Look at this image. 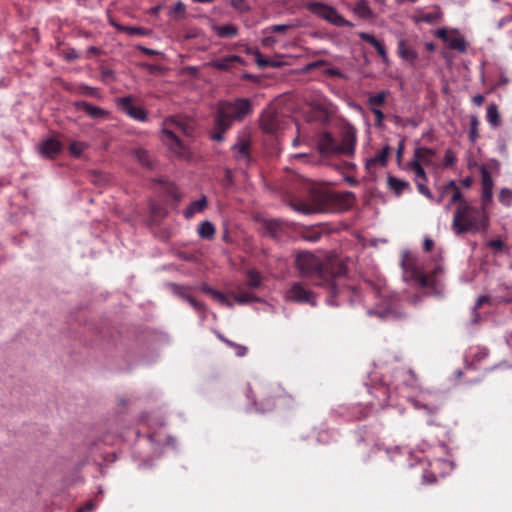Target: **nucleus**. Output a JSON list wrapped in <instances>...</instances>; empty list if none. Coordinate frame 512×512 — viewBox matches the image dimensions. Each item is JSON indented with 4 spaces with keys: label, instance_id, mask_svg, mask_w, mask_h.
Masks as SVG:
<instances>
[{
    "label": "nucleus",
    "instance_id": "nucleus-1",
    "mask_svg": "<svg viewBox=\"0 0 512 512\" xmlns=\"http://www.w3.org/2000/svg\"><path fill=\"white\" fill-rule=\"evenodd\" d=\"M296 265L302 276L316 279L315 284L326 287L332 297L337 295L336 278L345 273L343 266L334 271L332 264L322 265L320 259L309 252L298 254Z\"/></svg>",
    "mask_w": 512,
    "mask_h": 512
},
{
    "label": "nucleus",
    "instance_id": "nucleus-2",
    "mask_svg": "<svg viewBox=\"0 0 512 512\" xmlns=\"http://www.w3.org/2000/svg\"><path fill=\"white\" fill-rule=\"evenodd\" d=\"M451 227L456 235L477 234L486 231L489 227L486 207L484 205L477 207L466 201H461L455 210Z\"/></svg>",
    "mask_w": 512,
    "mask_h": 512
},
{
    "label": "nucleus",
    "instance_id": "nucleus-3",
    "mask_svg": "<svg viewBox=\"0 0 512 512\" xmlns=\"http://www.w3.org/2000/svg\"><path fill=\"white\" fill-rule=\"evenodd\" d=\"M192 130L190 123L178 117H168L162 123V141L175 157L189 159V146L179 138V134L191 136Z\"/></svg>",
    "mask_w": 512,
    "mask_h": 512
},
{
    "label": "nucleus",
    "instance_id": "nucleus-4",
    "mask_svg": "<svg viewBox=\"0 0 512 512\" xmlns=\"http://www.w3.org/2000/svg\"><path fill=\"white\" fill-rule=\"evenodd\" d=\"M250 112L251 104L248 99L220 102L215 118L216 131L211 135V138L215 141H222L223 133L230 128L233 121L243 119Z\"/></svg>",
    "mask_w": 512,
    "mask_h": 512
},
{
    "label": "nucleus",
    "instance_id": "nucleus-5",
    "mask_svg": "<svg viewBox=\"0 0 512 512\" xmlns=\"http://www.w3.org/2000/svg\"><path fill=\"white\" fill-rule=\"evenodd\" d=\"M305 6L312 14L336 27L353 26V24L346 20L335 7L324 2L310 1L307 2Z\"/></svg>",
    "mask_w": 512,
    "mask_h": 512
},
{
    "label": "nucleus",
    "instance_id": "nucleus-6",
    "mask_svg": "<svg viewBox=\"0 0 512 512\" xmlns=\"http://www.w3.org/2000/svg\"><path fill=\"white\" fill-rule=\"evenodd\" d=\"M403 279L405 282L421 288L428 286V280L415 265L412 256L405 252L402 258Z\"/></svg>",
    "mask_w": 512,
    "mask_h": 512
},
{
    "label": "nucleus",
    "instance_id": "nucleus-7",
    "mask_svg": "<svg viewBox=\"0 0 512 512\" xmlns=\"http://www.w3.org/2000/svg\"><path fill=\"white\" fill-rule=\"evenodd\" d=\"M288 122V118H285L272 108L264 110L260 118V126L268 134H276L284 129Z\"/></svg>",
    "mask_w": 512,
    "mask_h": 512
},
{
    "label": "nucleus",
    "instance_id": "nucleus-8",
    "mask_svg": "<svg viewBox=\"0 0 512 512\" xmlns=\"http://www.w3.org/2000/svg\"><path fill=\"white\" fill-rule=\"evenodd\" d=\"M435 35L443 40L450 49L460 53H464L467 49L468 44L458 29L439 28Z\"/></svg>",
    "mask_w": 512,
    "mask_h": 512
},
{
    "label": "nucleus",
    "instance_id": "nucleus-9",
    "mask_svg": "<svg viewBox=\"0 0 512 512\" xmlns=\"http://www.w3.org/2000/svg\"><path fill=\"white\" fill-rule=\"evenodd\" d=\"M356 144V132L349 127L341 133V139L338 141V155L351 156L354 154Z\"/></svg>",
    "mask_w": 512,
    "mask_h": 512
},
{
    "label": "nucleus",
    "instance_id": "nucleus-10",
    "mask_svg": "<svg viewBox=\"0 0 512 512\" xmlns=\"http://www.w3.org/2000/svg\"><path fill=\"white\" fill-rule=\"evenodd\" d=\"M117 104L129 117L138 121H145L147 119L146 111L139 106H135L130 96L119 98Z\"/></svg>",
    "mask_w": 512,
    "mask_h": 512
},
{
    "label": "nucleus",
    "instance_id": "nucleus-11",
    "mask_svg": "<svg viewBox=\"0 0 512 512\" xmlns=\"http://www.w3.org/2000/svg\"><path fill=\"white\" fill-rule=\"evenodd\" d=\"M286 297L292 301L309 303L312 306L316 305L314 295L309 290L304 288L300 283L293 284L287 291Z\"/></svg>",
    "mask_w": 512,
    "mask_h": 512
},
{
    "label": "nucleus",
    "instance_id": "nucleus-12",
    "mask_svg": "<svg viewBox=\"0 0 512 512\" xmlns=\"http://www.w3.org/2000/svg\"><path fill=\"white\" fill-rule=\"evenodd\" d=\"M430 396L431 393L429 392H421L417 397L409 398V401L416 409L423 410L426 414L431 415L438 411L439 404L429 401Z\"/></svg>",
    "mask_w": 512,
    "mask_h": 512
},
{
    "label": "nucleus",
    "instance_id": "nucleus-13",
    "mask_svg": "<svg viewBox=\"0 0 512 512\" xmlns=\"http://www.w3.org/2000/svg\"><path fill=\"white\" fill-rule=\"evenodd\" d=\"M413 158L419 161L423 166L436 168V151L426 147H418L414 151Z\"/></svg>",
    "mask_w": 512,
    "mask_h": 512
},
{
    "label": "nucleus",
    "instance_id": "nucleus-14",
    "mask_svg": "<svg viewBox=\"0 0 512 512\" xmlns=\"http://www.w3.org/2000/svg\"><path fill=\"white\" fill-rule=\"evenodd\" d=\"M338 140L329 133H323L319 137L318 148L324 155H338Z\"/></svg>",
    "mask_w": 512,
    "mask_h": 512
},
{
    "label": "nucleus",
    "instance_id": "nucleus-15",
    "mask_svg": "<svg viewBox=\"0 0 512 512\" xmlns=\"http://www.w3.org/2000/svg\"><path fill=\"white\" fill-rule=\"evenodd\" d=\"M481 184H482V201L485 206L493 197V180L490 172L485 168H481Z\"/></svg>",
    "mask_w": 512,
    "mask_h": 512
},
{
    "label": "nucleus",
    "instance_id": "nucleus-16",
    "mask_svg": "<svg viewBox=\"0 0 512 512\" xmlns=\"http://www.w3.org/2000/svg\"><path fill=\"white\" fill-rule=\"evenodd\" d=\"M397 52L402 60L410 63L411 65H414L418 59V53L407 45V41L405 39H400L398 41Z\"/></svg>",
    "mask_w": 512,
    "mask_h": 512
},
{
    "label": "nucleus",
    "instance_id": "nucleus-17",
    "mask_svg": "<svg viewBox=\"0 0 512 512\" xmlns=\"http://www.w3.org/2000/svg\"><path fill=\"white\" fill-rule=\"evenodd\" d=\"M75 106L78 110H83L87 115L94 119L105 118L108 116V112L106 110L86 101H78L75 103Z\"/></svg>",
    "mask_w": 512,
    "mask_h": 512
},
{
    "label": "nucleus",
    "instance_id": "nucleus-18",
    "mask_svg": "<svg viewBox=\"0 0 512 512\" xmlns=\"http://www.w3.org/2000/svg\"><path fill=\"white\" fill-rule=\"evenodd\" d=\"M358 36L362 40H364V41L368 42L369 44H371L376 49V51L378 52V54L380 55V57L382 58V61L384 63L387 64L389 62L385 46L383 45L382 42L377 40L374 35L366 33V32H359Z\"/></svg>",
    "mask_w": 512,
    "mask_h": 512
},
{
    "label": "nucleus",
    "instance_id": "nucleus-19",
    "mask_svg": "<svg viewBox=\"0 0 512 512\" xmlns=\"http://www.w3.org/2000/svg\"><path fill=\"white\" fill-rule=\"evenodd\" d=\"M391 152V147L385 145L378 153L373 157L366 160V167L372 169L376 166H385L387 164L388 156Z\"/></svg>",
    "mask_w": 512,
    "mask_h": 512
},
{
    "label": "nucleus",
    "instance_id": "nucleus-20",
    "mask_svg": "<svg viewBox=\"0 0 512 512\" xmlns=\"http://www.w3.org/2000/svg\"><path fill=\"white\" fill-rule=\"evenodd\" d=\"M61 149V144L58 140L47 139L40 146L39 151L45 157H54Z\"/></svg>",
    "mask_w": 512,
    "mask_h": 512
},
{
    "label": "nucleus",
    "instance_id": "nucleus-21",
    "mask_svg": "<svg viewBox=\"0 0 512 512\" xmlns=\"http://www.w3.org/2000/svg\"><path fill=\"white\" fill-rule=\"evenodd\" d=\"M387 184L389 189L392 190L397 196L410 189L409 182L390 175L387 177Z\"/></svg>",
    "mask_w": 512,
    "mask_h": 512
},
{
    "label": "nucleus",
    "instance_id": "nucleus-22",
    "mask_svg": "<svg viewBox=\"0 0 512 512\" xmlns=\"http://www.w3.org/2000/svg\"><path fill=\"white\" fill-rule=\"evenodd\" d=\"M213 32L220 38H232L238 34V27L234 24L212 25Z\"/></svg>",
    "mask_w": 512,
    "mask_h": 512
},
{
    "label": "nucleus",
    "instance_id": "nucleus-23",
    "mask_svg": "<svg viewBox=\"0 0 512 512\" xmlns=\"http://www.w3.org/2000/svg\"><path fill=\"white\" fill-rule=\"evenodd\" d=\"M293 209L302 214L311 215L323 210L320 203L299 202L292 205Z\"/></svg>",
    "mask_w": 512,
    "mask_h": 512
},
{
    "label": "nucleus",
    "instance_id": "nucleus-24",
    "mask_svg": "<svg viewBox=\"0 0 512 512\" xmlns=\"http://www.w3.org/2000/svg\"><path fill=\"white\" fill-rule=\"evenodd\" d=\"M207 206V200L206 197L203 196L200 199L192 202L186 209H185V217L191 218L194 214L202 212Z\"/></svg>",
    "mask_w": 512,
    "mask_h": 512
},
{
    "label": "nucleus",
    "instance_id": "nucleus-25",
    "mask_svg": "<svg viewBox=\"0 0 512 512\" xmlns=\"http://www.w3.org/2000/svg\"><path fill=\"white\" fill-rule=\"evenodd\" d=\"M487 121L493 128H497L501 124L500 114L496 104L491 103L487 107L486 113Z\"/></svg>",
    "mask_w": 512,
    "mask_h": 512
},
{
    "label": "nucleus",
    "instance_id": "nucleus-26",
    "mask_svg": "<svg viewBox=\"0 0 512 512\" xmlns=\"http://www.w3.org/2000/svg\"><path fill=\"white\" fill-rule=\"evenodd\" d=\"M236 61H240L239 56H227L224 58L212 60L211 62H209V66L217 68L219 70H227L230 67V63Z\"/></svg>",
    "mask_w": 512,
    "mask_h": 512
},
{
    "label": "nucleus",
    "instance_id": "nucleus-27",
    "mask_svg": "<svg viewBox=\"0 0 512 512\" xmlns=\"http://www.w3.org/2000/svg\"><path fill=\"white\" fill-rule=\"evenodd\" d=\"M408 168H409L410 171H412L414 173V175H415L414 180L415 181H418V180H423V182L427 181V176H426V173L424 171L423 165L419 161H416L413 158L408 163Z\"/></svg>",
    "mask_w": 512,
    "mask_h": 512
},
{
    "label": "nucleus",
    "instance_id": "nucleus-28",
    "mask_svg": "<svg viewBox=\"0 0 512 512\" xmlns=\"http://www.w3.org/2000/svg\"><path fill=\"white\" fill-rule=\"evenodd\" d=\"M353 11L360 16L361 18H371L373 16V11L369 7V4L365 0H359Z\"/></svg>",
    "mask_w": 512,
    "mask_h": 512
},
{
    "label": "nucleus",
    "instance_id": "nucleus-29",
    "mask_svg": "<svg viewBox=\"0 0 512 512\" xmlns=\"http://www.w3.org/2000/svg\"><path fill=\"white\" fill-rule=\"evenodd\" d=\"M198 233L202 238L211 239L215 234V227L210 221H203L198 226Z\"/></svg>",
    "mask_w": 512,
    "mask_h": 512
},
{
    "label": "nucleus",
    "instance_id": "nucleus-30",
    "mask_svg": "<svg viewBox=\"0 0 512 512\" xmlns=\"http://www.w3.org/2000/svg\"><path fill=\"white\" fill-rule=\"evenodd\" d=\"M388 94L389 92L384 90L378 94L369 96L368 104L371 106V109L380 108V106L385 103Z\"/></svg>",
    "mask_w": 512,
    "mask_h": 512
},
{
    "label": "nucleus",
    "instance_id": "nucleus-31",
    "mask_svg": "<svg viewBox=\"0 0 512 512\" xmlns=\"http://www.w3.org/2000/svg\"><path fill=\"white\" fill-rule=\"evenodd\" d=\"M204 290L208 292L212 296V298L221 305L228 307L233 306V302H231L223 293L213 290L211 288H205Z\"/></svg>",
    "mask_w": 512,
    "mask_h": 512
},
{
    "label": "nucleus",
    "instance_id": "nucleus-32",
    "mask_svg": "<svg viewBox=\"0 0 512 512\" xmlns=\"http://www.w3.org/2000/svg\"><path fill=\"white\" fill-rule=\"evenodd\" d=\"M233 148L235 150L236 156L239 159H243V160L248 159V154H249L248 153V148H249L248 142H246L245 140H240L239 142H237L234 145Z\"/></svg>",
    "mask_w": 512,
    "mask_h": 512
},
{
    "label": "nucleus",
    "instance_id": "nucleus-33",
    "mask_svg": "<svg viewBox=\"0 0 512 512\" xmlns=\"http://www.w3.org/2000/svg\"><path fill=\"white\" fill-rule=\"evenodd\" d=\"M398 377L403 380L407 386L415 387L417 385V378L411 370L398 372Z\"/></svg>",
    "mask_w": 512,
    "mask_h": 512
},
{
    "label": "nucleus",
    "instance_id": "nucleus-34",
    "mask_svg": "<svg viewBox=\"0 0 512 512\" xmlns=\"http://www.w3.org/2000/svg\"><path fill=\"white\" fill-rule=\"evenodd\" d=\"M220 339L222 341H224L228 346H230L231 348L234 349V352L235 354L238 356V357H243L246 355L247 353V347L246 346H243V345H240V344H237V343H234L222 336H219Z\"/></svg>",
    "mask_w": 512,
    "mask_h": 512
},
{
    "label": "nucleus",
    "instance_id": "nucleus-35",
    "mask_svg": "<svg viewBox=\"0 0 512 512\" xmlns=\"http://www.w3.org/2000/svg\"><path fill=\"white\" fill-rule=\"evenodd\" d=\"M248 286L250 288H257L261 285L262 277L255 270H249L247 273Z\"/></svg>",
    "mask_w": 512,
    "mask_h": 512
},
{
    "label": "nucleus",
    "instance_id": "nucleus-36",
    "mask_svg": "<svg viewBox=\"0 0 512 512\" xmlns=\"http://www.w3.org/2000/svg\"><path fill=\"white\" fill-rule=\"evenodd\" d=\"M135 156L138 159V161L141 163V165L145 167H151L152 161L147 151L143 149H138L135 151Z\"/></svg>",
    "mask_w": 512,
    "mask_h": 512
},
{
    "label": "nucleus",
    "instance_id": "nucleus-37",
    "mask_svg": "<svg viewBox=\"0 0 512 512\" xmlns=\"http://www.w3.org/2000/svg\"><path fill=\"white\" fill-rule=\"evenodd\" d=\"M449 190H452L453 191V195L451 197V203H454V202H457V201H460L461 198H462V194H461V191L459 190V188L456 186V183L454 181H450L446 186H445V192H448Z\"/></svg>",
    "mask_w": 512,
    "mask_h": 512
},
{
    "label": "nucleus",
    "instance_id": "nucleus-38",
    "mask_svg": "<svg viewBox=\"0 0 512 512\" xmlns=\"http://www.w3.org/2000/svg\"><path fill=\"white\" fill-rule=\"evenodd\" d=\"M257 300V297L248 292H239L237 295H235V301L239 304H247Z\"/></svg>",
    "mask_w": 512,
    "mask_h": 512
},
{
    "label": "nucleus",
    "instance_id": "nucleus-39",
    "mask_svg": "<svg viewBox=\"0 0 512 512\" xmlns=\"http://www.w3.org/2000/svg\"><path fill=\"white\" fill-rule=\"evenodd\" d=\"M499 201L505 206L512 205V190L508 188L501 189L499 193Z\"/></svg>",
    "mask_w": 512,
    "mask_h": 512
},
{
    "label": "nucleus",
    "instance_id": "nucleus-40",
    "mask_svg": "<svg viewBox=\"0 0 512 512\" xmlns=\"http://www.w3.org/2000/svg\"><path fill=\"white\" fill-rule=\"evenodd\" d=\"M231 6L240 13L248 12L251 9L246 0H231Z\"/></svg>",
    "mask_w": 512,
    "mask_h": 512
},
{
    "label": "nucleus",
    "instance_id": "nucleus-41",
    "mask_svg": "<svg viewBox=\"0 0 512 512\" xmlns=\"http://www.w3.org/2000/svg\"><path fill=\"white\" fill-rule=\"evenodd\" d=\"M478 125H479L478 118L476 116H471L470 117V133H469V136H470V139L472 141H475V139L478 136Z\"/></svg>",
    "mask_w": 512,
    "mask_h": 512
},
{
    "label": "nucleus",
    "instance_id": "nucleus-42",
    "mask_svg": "<svg viewBox=\"0 0 512 512\" xmlns=\"http://www.w3.org/2000/svg\"><path fill=\"white\" fill-rule=\"evenodd\" d=\"M86 147L87 145L83 142H72L70 144L69 150L74 156L79 157L86 149Z\"/></svg>",
    "mask_w": 512,
    "mask_h": 512
},
{
    "label": "nucleus",
    "instance_id": "nucleus-43",
    "mask_svg": "<svg viewBox=\"0 0 512 512\" xmlns=\"http://www.w3.org/2000/svg\"><path fill=\"white\" fill-rule=\"evenodd\" d=\"M369 314L370 315L377 314L383 320L394 319L397 317V315L390 309H385V310H381V311H379V310L369 311Z\"/></svg>",
    "mask_w": 512,
    "mask_h": 512
},
{
    "label": "nucleus",
    "instance_id": "nucleus-44",
    "mask_svg": "<svg viewBox=\"0 0 512 512\" xmlns=\"http://www.w3.org/2000/svg\"><path fill=\"white\" fill-rule=\"evenodd\" d=\"M415 182H416L419 193H421L422 195H424L426 198H428L430 200H434V196L432 195V193L430 192V190L428 189V187L425 184L426 182H423V180H418Z\"/></svg>",
    "mask_w": 512,
    "mask_h": 512
},
{
    "label": "nucleus",
    "instance_id": "nucleus-45",
    "mask_svg": "<svg viewBox=\"0 0 512 512\" xmlns=\"http://www.w3.org/2000/svg\"><path fill=\"white\" fill-rule=\"evenodd\" d=\"M441 18V12L439 10L435 12L426 13L423 15L422 19L426 23H434Z\"/></svg>",
    "mask_w": 512,
    "mask_h": 512
},
{
    "label": "nucleus",
    "instance_id": "nucleus-46",
    "mask_svg": "<svg viewBox=\"0 0 512 512\" xmlns=\"http://www.w3.org/2000/svg\"><path fill=\"white\" fill-rule=\"evenodd\" d=\"M254 55H255V61L260 68H266L268 66L273 65L272 62L265 59L259 51H255Z\"/></svg>",
    "mask_w": 512,
    "mask_h": 512
},
{
    "label": "nucleus",
    "instance_id": "nucleus-47",
    "mask_svg": "<svg viewBox=\"0 0 512 512\" xmlns=\"http://www.w3.org/2000/svg\"><path fill=\"white\" fill-rule=\"evenodd\" d=\"M455 161H456V157H455V154L453 153V151L450 149L446 150L445 156H444V165L452 166L455 163Z\"/></svg>",
    "mask_w": 512,
    "mask_h": 512
},
{
    "label": "nucleus",
    "instance_id": "nucleus-48",
    "mask_svg": "<svg viewBox=\"0 0 512 512\" xmlns=\"http://www.w3.org/2000/svg\"><path fill=\"white\" fill-rule=\"evenodd\" d=\"M374 116H375V125L378 127L382 126V123L384 121V114L380 110V108L371 109Z\"/></svg>",
    "mask_w": 512,
    "mask_h": 512
},
{
    "label": "nucleus",
    "instance_id": "nucleus-49",
    "mask_svg": "<svg viewBox=\"0 0 512 512\" xmlns=\"http://www.w3.org/2000/svg\"><path fill=\"white\" fill-rule=\"evenodd\" d=\"M183 299L187 301L196 310H199L202 307V305L190 295H183Z\"/></svg>",
    "mask_w": 512,
    "mask_h": 512
},
{
    "label": "nucleus",
    "instance_id": "nucleus-50",
    "mask_svg": "<svg viewBox=\"0 0 512 512\" xmlns=\"http://www.w3.org/2000/svg\"><path fill=\"white\" fill-rule=\"evenodd\" d=\"M289 28H291V25L280 24V25H273L270 28H268V30H270L271 32L280 33V32H285Z\"/></svg>",
    "mask_w": 512,
    "mask_h": 512
},
{
    "label": "nucleus",
    "instance_id": "nucleus-51",
    "mask_svg": "<svg viewBox=\"0 0 512 512\" xmlns=\"http://www.w3.org/2000/svg\"><path fill=\"white\" fill-rule=\"evenodd\" d=\"M489 302V297L486 295H481L477 298L476 303L473 307V311H477L479 307H481L484 303Z\"/></svg>",
    "mask_w": 512,
    "mask_h": 512
},
{
    "label": "nucleus",
    "instance_id": "nucleus-52",
    "mask_svg": "<svg viewBox=\"0 0 512 512\" xmlns=\"http://www.w3.org/2000/svg\"><path fill=\"white\" fill-rule=\"evenodd\" d=\"M488 246L491 248L497 249V250H501L504 247V243L499 239H495V240H490L488 242Z\"/></svg>",
    "mask_w": 512,
    "mask_h": 512
},
{
    "label": "nucleus",
    "instance_id": "nucleus-53",
    "mask_svg": "<svg viewBox=\"0 0 512 512\" xmlns=\"http://www.w3.org/2000/svg\"><path fill=\"white\" fill-rule=\"evenodd\" d=\"M96 507V503L93 501L88 502L85 506L77 509V512H88L92 511Z\"/></svg>",
    "mask_w": 512,
    "mask_h": 512
},
{
    "label": "nucleus",
    "instance_id": "nucleus-54",
    "mask_svg": "<svg viewBox=\"0 0 512 512\" xmlns=\"http://www.w3.org/2000/svg\"><path fill=\"white\" fill-rule=\"evenodd\" d=\"M512 22V14L502 18L498 21L497 27L501 29L505 24Z\"/></svg>",
    "mask_w": 512,
    "mask_h": 512
},
{
    "label": "nucleus",
    "instance_id": "nucleus-55",
    "mask_svg": "<svg viewBox=\"0 0 512 512\" xmlns=\"http://www.w3.org/2000/svg\"><path fill=\"white\" fill-rule=\"evenodd\" d=\"M173 12L183 14L185 12V5L182 2H177L173 7Z\"/></svg>",
    "mask_w": 512,
    "mask_h": 512
},
{
    "label": "nucleus",
    "instance_id": "nucleus-56",
    "mask_svg": "<svg viewBox=\"0 0 512 512\" xmlns=\"http://www.w3.org/2000/svg\"><path fill=\"white\" fill-rule=\"evenodd\" d=\"M472 102L476 106H481L483 104V102H484V97L481 94H477V95L473 96Z\"/></svg>",
    "mask_w": 512,
    "mask_h": 512
},
{
    "label": "nucleus",
    "instance_id": "nucleus-57",
    "mask_svg": "<svg viewBox=\"0 0 512 512\" xmlns=\"http://www.w3.org/2000/svg\"><path fill=\"white\" fill-rule=\"evenodd\" d=\"M433 241L430 238H425L424 240V250L430 251L433 247Z\"/></svg>",
    "mask_w": 512,
    "mask_h": 512
},
{
    "label": "nucleus",
    "instance_id": "nucleus-58",
    "mask_svg": "<svg viewBox=\"0 0 512 512\" xmlns=\"http://www.w3.org/2000/svg\"><path fill=\"white\" fill-rule=\"evenodd\" d=\"M423 481L425 483H433L435 481V477L433 474H431L430 476H428L426 473L423 474Z\"/></svg>",
    "mask_w": 512,
    "mask_h": 512
},
{
    "label": "nucleus",
    "instance_id": "nucleus-59",
    "mask_svg": "<svg viewBox=\"0 0 512 512\" xmlns=\"http://www.w3.org/2000/svg\"><path fill=\"white\" fill-rule=\"evenodd\" d=\"M273 42H275V40H274V39H273V37H271V36L265 37V38H263V40H262V43H263V45H264V46H269V45H271Z\"/></svg>",
    "mask_w": 512,
    "mask_h": 512
},
{
    "label": "nucleus",
    "instance_id": "nucleus-60",
    "mask_svg": "<svg viewBox=\"0 0 512 512\" xmlns=\"http://www.w3.org/2000/svg\"><path fill=\"white\" fill-rule=\"evenodd\" d=\"M425 47H426V49H427L428 51H431V52H432V51H434V49H435V46H434V44H433L432 42H427V43L425 44Z\"/></svg>",
    "mask_w": 512,
    "mask_h": 512
},
{
    "label": "nucleus",
    "instance_id": "nucleus-61",
    "mask_svg": "<svg viewBox=\"0 0 512 512\" xmlns=\"http://www.w3.org/2000/svg\"><path fill=\"white\" fill-rule=\"evenodd\" d=\"M445 193H446V192H445V190H444V191H443V193H442V194H441L437 199H434V200H435V202H436L437 204H441V203H442V201H443V199H444V194H445Z\"/></svg>",
    "mask_w": 512,
    "mask_h": 512
},
{
    "label": "nucleus",
    "instance_id": "nucleus-62",
    "mask_svg": "<svg viewBox=\"0 0 512 512\" xmlns=\"http://www.w3.org/2000/svg\"><path fill=\"white\" fill-rule=\"evenodd\" d=\"M327 303H328L329 305H332V306H333V305H337V304H338V303H336V302L333 300V298H332V297L327 298Z\"/></svg>",
    "mask_w": 512,
    "mask_h": 512
},
{
    "label": "nucleus",
    "instance_id": "nucleus-63",
    "mask_svg": "<svg viewBox=\"0 0 512 512\" xmlns=\"http://www.w3.org/2000/svg\"><path fill=\"white\" fill-rule=\"evenodd\" d=\"M463 184H464V186L469 187V186H470V184H471V180H470V178H466V179H464V180H463Z\"/></svg>",
    "mask_w": 512,
    "mask_h": 512
},
{
    "label": "nucleus",
    "instance_id": "nucleus-64",
    "mask_svg": "<svg viewBox=\"0 0 512 512\" xmlns=\"http://www.w3.org/2000/svg\"><path fill=\"white\" fill-rule=\"evenodd\" d=\"M292 157L293 158H304V157H306V155L299 153V154H294Z\"/></svg>",
    "mask_w": 512,
    "mask_h": 512
}]
</instances>
